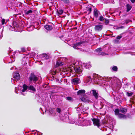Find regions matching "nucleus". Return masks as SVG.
Wrapping results in <instances>:
<instances>
[{
	"instance_id": "obj_25",
	"label": "nucleus",
	"mask_w": 135,
	"mask_h": 135,
	"mask_svg": "<svg viewBox=\"0 0 135 135\" xmlns=\"http://www.w3.org/2000/svg\"><path fill=\"white\" fill-rule=\"evenodd\" d=\"M62 1L66 5H69L70 3V2L69 0H63Z\"/></svg>"
},
{
	"instance_id": "obj_36",
	"label": "nucleus",
	"mask_w": 135,
	"mask_h": 135,
	"mask_svg": "<svg viewBox=\"0 0 135 135\" xmlns=\"http://www.w3.org/2000/svg\"><path fill=\"white\" fill-rule=\"evenodd\" d=\"M32 12V11L31 10H30L26 12V14H28Z\"/></svg>"
},
{
	"instance_id": "obj_49",
	"label": "nucleus",
	"mask_w": 135,
	"mask_h": 135,
	"mask_svg": "<svg viewBox=\"0 0 135 135\" xmlns=\"http://www.w3.org/2000/svg\"><path fill=\"white\" fill-rule=\"evenodd\" d=\"M15 58H13V61H15Z\"/></svg>"
},
{
	"instance_id": "obj_19",
	"label": "nucleus",
	"mask_w": 135,
	"mask_h": 135,
	"mask_svg": "<svg viewBox=\"0 0 135 135\" xmlns=\"http://www.w3.org/2000/svg\"><path fill=\"white\" fill-rule=\"evenodd\" d=\"M94 16L96 18H97L98 17V10L97 9H94Z\"/></svg>"
},
{
	"instance_id": "obj_9",
	"label": "nucleus",
	"mask_w": 135,
	"mask_h": 135,
	"mask_svg": "<svg viewBox=\"0 0 135 135\" xmlns=\"http://www.w3.org/2000/svg\"><path fill=\"white\" fill-rule=\"evenodd\" d=\"M103 28V25L99 24L98 25H96L94 27V29L96 31H100Z\"/></svg>"
},
{
	"instance_id": "obj_7",
	"label": "nucleus",
	"mask_w": 135,
	"mask_h": 135,
	"mask_svg": "<svg viewBox=\"0 0 135 135\" xmlns=\"http://www.w3.org/2000/svg\"><path fill=\"white\" fill-rule=\"evenodd\" d=\"M66 59L65 58H61L60 60H58L57 61L56 66L57 67L60 66L62 65H64V63L63 62L61 61L62 60H65Z\"/></svg>"
},
{
	"instance_id": "obj_37",
	"label": "nucleus",
	"mask_w": 135,
	"mask_h": 135,
	"mask_svg": "<svg viewBox=\"0 0 135 135\" xmlns=\"http://www.w3.org/2000/svg\"><path fill=\"white\" fill-rule=\"evenodd\" d=\"M5 20L4 19H2L1 21V22L2 25L5 24Z\"/></svg>"
},
{
	"instance_id": "obj_52",
	"label": "nucleus",
	"mask_w": 135,
	"mask_h": 135,
	"mask_svg": "<svg viewBox=\"0 0 135 135\" xmlns=\"http://www.w3.org/2000/svg\"><path fill=\"white\" fill-rule=\"evenodd\" d=\"M15 54V52H14L13 54V55H14V54Z\"/></svg>"
},
{
	"instance_id": "obj_21",
	"label": "nucleus",
	"mask_w": 135,
	"mask_h": 135,
	"mask_svg": "<svg viewBox=\"0 0 135 135\" xmlns=\"http://www.w3.org/2000/svg\"><path fill=\"white\" fill-rule=\"evenodd\" d=\"M57 12L58 15H61L63 12V10L61 9H59V10H57Z\"/></svg>"
},
{
	"instance_id": "obj_13",
	"label": "nucleus",
	"mask_w": 135,
	"mask_h": 135,
	"mask_svg": "<svg viewBox=\"0 0 135 135\" xmlns=\"http://www.w3.org/2000/svg\"><path fill=\"white\" fill-rule=\"evenodd\" d=\"M41 58L42 60H45L46 59H47L49 58V56L46 54H43L41 56Z\"/></svg>"
},
{
	"instance_id": "obj_56",
	"label": "nucleus",
	"mask_w": 135,
	"mask_h": 135,
	"mask_svg": "<svg viewBox=\"0 0 135 135\" xmlns=\"http://www.w3.org/2000/svg\"><path fill=\"white\" fill-rule=\"evenodd\" d=\"M15 93H17L16 92V91H15Z\"/></svg>"
},
{
	"instance_id": "obj_40",
	"label": "nucleus",
	"mask_w": 135,
	"mask_h": 135,
	"mask_svg": "<svg viewBox=\"0 0 135 135\" xmlns=\"http://www.w3.org/2000/svg\"><path fill=\"white\" fill-rule=\"evenodd\" d=\"M21 50L22 52L26 51V49L25 48H22L21 49Z\"/></svg>"
},
{
	"instance_id": "obj_20",
	"label": "nucleus",
	"mask_w": 135,
	"mask_h": 135,
	"mask_svg": "<svg viewBox=\"0 0 135 135\" xmlns=\"http://www.w3.org/2000/svg\"><path fill=\"white\" fill-rule=\"evenodd\" d=\"M126 7L127 8V11H129L132 8L131 6L129 4H128L126 5Z\"/></svg>"
},
{
	"instance_id": "obj_38",
	"label": "nucleus",
	"mask_w": 135,
	"mask_h": 135,
	"mask_svg": "<svg viewBox=\"0 0 135 135\" xmlns=\"http://www.w3.org/2000/svg\"><path fill=\"white\" fill-rule=\"evenodd\" d=\"M122 36L121 35H120L118 36L116 38L119 40L122 37Z\"/></svg>"
},
{
	"instance_id": "obj_34",
	"label": "nucleus",
	"mask_w": 135,
	"mask_h": 135,
	"mask_svg": "<svg viewBox=\"0 0 135 135\" xmlns=\"http://www.w3.org/2000/svg\"><path fill=\"white\" fill-rule=\"evenodd\" d=\"M99 20L100 21H103L104 20V18L102 16H101L99 18Z\"/></svg>"
},
{
	"instance_id": "obj_42",
	"label": "nucleus",
	"mask_w": 135,
	"mask_h": 135,
	"mask_svg": "<svg viewBox=\"0 0 135 135\" xmlns=\"http://www.w3.org/2000/svg\"><path fill=\"white\" fill-rule=\"evenodd\" d=\"M81 99V100L84 102H85V98L84 97H82Z\"/></svg>"
},
{
	"instance_id": "obj_44",
	"label": "nucleus",
	"mask_w": 135,
	"mask_h": 135,
	"mask_svg": "<svg viewBox=\"0 0 135 135\" xmlns=\"http://www.w3.org/2000/svg\"><path fill=\"white\" fill-rule=\"evenodd\" d=\"M102 123L104 124H107V122L104 120H103L102 121Z\"/></svg>"
},
{
	"instance_id": "obj_35",
	"label": "nucleus",
	"mask_w": 135,
	"mask_h": 135,
	"mask_svg": "<svg viewBox=\"0 0 135 135\" xmlns=\"http://www.w3.org/2000/svg\"><path fill=\"white\" fill-rule=\"evenodd\" d=\"M56 111L58 113H60L61 112V110L59 108H57L56 109Z\"/></svg>"
},
{
	"instance_id": "obj_54",
	"label": "nucleus",
	"mask_w": 135,
	"mask_h": 135,
	"mask_svg": "<svg viewBox=\"0 0 135 135\" xmlns=\"http://www.w3.org/2000/svg\"><path fill=\"white\" fill-rule=\"evenodd\" d=\"M13 67H12L11 69V70H12L13 69Z\"/></svg>"
},
{
	"instance_id": "obj_29",
	"label": "nucleus",
	"mask_w": 135,
	"mask_h": 135,
	"mask_svg": "<svg viewBox=\"0 0 135 135\" xmlns=\"http://www.w3.org/2000/svg\"><path fill=\"white\" fill-rule=\"evenodd\" d=\"M86 10L87 11H89V13L91 11V7H87L86 8Z\"/></svg>"
},
{
	"instance_id": "obj_4",
	"label": "nucleus",
	"mask_w": 135,
	"mask_h": 135,
	"mask_svg": "<svg viewBox=\"0 0 135 135\" xmlns=\"http://www.w3.org/2000/svg\"><path fill=\"white\" fill-rule=\"evenodd\" d=\"M88 109V108H85L83 107H81V108L78 107L77 108V111L78 113H81V114L84 115L85 117L87 116L88 113L87 112V110Z\"/></svg>"
},
{
	"instance_id": "obj_17",
	"label": "nucleus",
	"mask_w": 135,
	"mask_h": 135,
	"mask_svg": "<svg viewBox=\"0 0 135 135\" xmlns=\"http://www.w3.org/2000/svg\"><path fill=\"white\" fill-rule=\"evenodd\" d=\"M45 28L48 31H50L53 29V27L51 25H46L44 26Z\"/></svg>"
},
{
	"instance_id": "obj_39",
	"label": "nucleus",
	"mask_w": 135,
	"mask_h": 135,
	"mask_svg": "<svg viewBox=\"0 0 135 135\" xmlns=\"http://www.w3.org/2000/svg\"><path fill=\"white\" fill-rule=\"evenodd\" d=\"M124 28V27L123 26H121L120 27L119 26H117V29H123Z\"/></svg>"
},
{
	"instance_id": "obj_50",
	"label": "nucleus",
	"mask_w": 135,
	"mask_h": 135,
	"mask_svg": "<svg viewBox=\"0 0 135 135\" xmlns=\"http://www.w3.org/2000/svg\"><path fill=\"white\" fill-rule=\"evenodd\" d=\"M106 22L107 23H109V21L108 20H107L106 21Z\"/></svg>"
},
{
	"instance_id": "obj_10",
	"label": "nucleus",
	"mask_w": 135,
	"mask_h": 135,
	"mask_svg": "<svg viewBox=\"0 0 135 135\" xmlns=\"http://www.w3.org/2000/svg\"><path fill=\"white\" fill-rule=\"evenodd\" d=\"M90 92L96 99H97L98 98V94L97 91L95 90H93L91 91Z\"/></svg>"
},
{
	"instance_id": "obj_48",
	"label": "nucleus",
	"mask_w": 135,
	"mask_h": 135,
	"mask_svg": "<svg viewBox=\"0 0 135 135\" xmlns=\"http://www.w3.org/2000/svg\"><path fill=\"white\" fill-rule=\"evenodd\" d=\"M110 129H113L114 128V126L113 125L110 127Z\"/></svg>"
},
{
	"instance_id": "obj_11",
	"label": "nucleus",
	"mask_w": 135,
	"mask_h": 135,
	"mask_svg": "<svg viewBox=\"0 0 135 135\" xmlns=\"http://www.w3.org/2000/svg\"><path fill=\"white\" fill-rule=\"evenodd\" d=\"M13 78L16 79L18 80L20 78V75L19 73L17 72L14 73L13 74Z\"/></svg>"
},
{
	"instance_id": "obj_3",
	"label": "nucleus",
	"mask_w": 135,
	"mask_h": 135,
	"mask_svg": "<svg viewBox=\"0 0 135 135\" xmlns=\"http://www.w3.org/2000/svg\"><path fill=\"white\" fill-rule=\"evenodd\" d=\"M23 88L21 93L22 95H25L26 94V93L25 92L27 89L31 90L34 92L36 90L35 88L32 85L28 86L25 84H24L23 85Z\"/></svg>"
},
{
	"instance_id": "obj_15",
	"label": "nucleus",
	"mask_w": 135,
	"mask_h": 135,
	"mask_svg": "<svg viewBox=\"0 0 135 135\" xmlns=\"http://www.w3.org/2000/svg\"><path fill=\"white\" fill-rule=\"evenodd\" d=\"M85 91L84 90H79L77 92V94L78 95H84L85 93Z\"/></svg>"
},
{
	"instance_id": "obj_8",
	"label": "nucleus",
	"mask_w": 135,
	"mask_h": 135,
	"mask_svg": "<svg viewBox=\"0 0 135 135\" xmlns=\"http://www.w3.org/2000/svg\"><path fill=\"white\" fill-rule=\"evenodd\" d=\"M10 26L12 28H14L15 30H12L17 31V30H16V29L19 26L17 22L16 21H13L12 24V26Z\"/></svg>"
},
{
	"instance_id": "obj_28",
	"label": "nucleus",
	"mask_w": 135,
	"mask_h": 135,
	"mask_svg": "<svg viewBox=\"0 0 135 135\" xmlns=\"http://www.w3.org/2000/svg\"><path fill=\"white\" fill-rule=\"evenodd\" d=\"M111 68H112V70L114 71H117L118 69L117 67L115 66H113Z\"/></svg>"
},
{
	"instance_id": "obj_6",
	"label": "nucleus",
	"mask_w": 135,
	"mask_h": 135,
	"mask_svg": "<svg viewBox=\"0 0 135 135\" xmlns=\"http://www.w3.org/2000/svg\"><path fill=\"white\" fill-rule=\"evenodd\" d=\"M91 119L94 126H97L98 127L100 126L99 120L98 119L95 118Z\"/></svg>"
},
{
	"instance_id": "obj_30",
	"label": "nucleus",
	"mask_w": 135,
	"mask_h": 135,
	"mask_svg": "<svg viewBox=\"0 0 135 135\" xmlns=\"http://www.w3.org/2000/svg\"><path fill=\"white\" fill-rule=\"evenodd\" d=\"M127 95L128 96L130 97L132 96L133 94V93L132 92H130L129 93L127 92Z\"/></svg>"
},
{
	"instance_id": "obj_18",
	"label": "nucleus",
	"mask_w": 135,
	"mask_h": 135,
	"mask_svg": "<svg viewBox=\"0 0 135 135\" xmlns=\"http://www.w3.org/2000/svg\"><path fill=\"white\" fill-rule=\"evenodd\" d=\"M118 117L120 118L125 119L126 118V116L123 114L119 113L118 115Z\"/></svg>"
},
{
	"instance_id": "obj_43",
	"label": "nucleus",
	"mask_w": 135,
	"mask_h": 135,
	"mask_svg": "<svg viewBox=\"0 0 135 135\" xmlns=\"http://www.w3.org/2000/svg\"><path fill=\"white\" fill-rule=\"evenodd\" d=\"M108 107H111L112 108L113 107V105L112 104H109V106H108Z\"/></svg>"
},
{
	"instance_id": "obj_51",
	"label": "nucleus",
	"mask_w": 135,
	"mask_h": 135,
	"mask_svg": "<svg viewBox=\"0 0 135 135\" xmlns=\"http://www.w3.org/2000/svg\"><path fill=\"white\" fill-rule=\"evenodd\" d=\"M40 109H41L42 111H43V110L42 109V108H40Z\"/></svg>"
},
{
	"instance_id": "obj_2",
	"label": "nucleus",
	"mask_w": 135,
	"mask_h": 135,
	"mask_svg": "<svg viewBox=\"0 0 135 135\" xmlns=\"http://www.w3.org/2000/svg\"><path fill=\"white\" fill-rule=\"evenodd\" d=\"M67 66L70 69V71H72L73 70H75L78 74L77 76H79L83 74L82 67H84L85 68L89 69L91 67V65L89 62L83 63L81 64L80 62L73 59L68 63Z\"/></svg>"
},
{
	"instance_id": "obj_32",
	"label": "nucleus",
	"mask_w": 135,
	"mask_h": 135,
	"mask_svg": "<svg viewBox=\"0 0 135 135\" xmlns=\"http://www.w3.org/2000/svg\"><path fill=\"white\" fill-rule=\"evenodd\" d=\"M114 41L115 43L118 44L119 43V40L117 38L114 40Z\"/></svg>"
},
{
	"instance_id": "obj_31",
	"label": "nucleus",
	"mask_w": 135,
	"mask_h": 135,
	"mask_svg": "<svg viewBox=\"0 0 135 135\" xmlns=\"http://www.w3.org/2000/svg\"><path fill=\"white\" fill-rule=\"evenodd\" d=\"M95 50L96 51L99 52L102 51V48H99Z\"/></svg>"
},
{
	"instance_id": "obj_14",
	"label": "nucleus",
	"mask_w": 135,
	"mask_h": 135,
	"mask_svg": "<svg viewBox=\"0 0 135 135\" xmlns=\"http://www.w3.org/2000/svg\"><path fill=\"white\" fill-rule=\"evenodd\" d=\"M80 81V80L79 79L75 78L72 79V83L74 84H78L79 83V81Z\"/></svg>"
},
{
	"instance_id": "obj_27",
	"label": "nucleus",
	"mask_w": 135,
	"mask_h": 135,
	"mask_svg": "<svg viewBox=\"0 0 135 135\" xmlns=\"http://www.w3.org/2000/svg\"><path fill=\"white\" fill-rule=\"evenodd\" d=\"M50 73L52 75H55L56 74V70H52L50 71Z\"/></svg>"
},
{
	"instance_id": "obj_22",
	"label": "nucleus",
	"mask_w": 135,
	"mask_h": 135,
	"mask_svg": "<svg viewBox=\"0 0 135 135\" xmlns=\"http://www.w3.org/2000/svg\"><path fill=\"white\" fill-rule=\"evenodd\" d=\"M120 112L125 113L127 112V110L125 109H122L119 110Z\"/></svg>"
},
{
	"instance_id": "obj_33",
	"label": "nucleus",
	"mask_w": 135,
	"mask_h": 135,
	"mask_svg": "<svg viewBox=\"0 0 135 135\" xmlns=\"http://www.w3.org/2000/svg\"><path fill=\"white\" fill-rule=\"evenodd\" d=\"M99 54L102 55H107L105 53L103 52H100L99 53Z\"/></svg>"
},
{
	"instance_id": "obj_16",
	"label": "nucleus",
	"mask_w": 135,
	"mask_h": 135,
	"mask_svg": "<svg viewBox=\"0 0 135 135\" xmlns=\"http://www.w3.org/2000/svg\"><path fill=\"white\" fill-rule=\"evenodd\" d=\"M82 125L83 126L90 125V121L89 120H84L83 122Z\"/></svg>"
},
{
	"instance_id": "obj_5",
	"label": "nucleus",
	"mask_w": 135,
	"mask_h": 135,
	"mask_svg": "<svg viewBox=\"0 0 135 135\" xmlns=\"http://www.w3.org/2000/svg\"><path fill=\"white\" fill-rule=\"evenodd\" d=\"M28 80L30 83H32L33 82L34 83H36L38 80V78L33 73H31L29 77Z\"/></svg>"
},
{
	"instance_id": "obj_12",
	"label": "nucleus",
	"mask_w": 135,
	"mask_h": 135,
	"mask_svg": "<svg viewBox=\"0 0 135 135\" xmlns=\"http://www.w3.org/2000/svg\"><path fill=\"white\" fill-rule=\"evenodd\" d=\"M98 104V106L96 105V108L98 109H101L103 108V105L102 102L100 101L99 102Z\"/></svg>"
},
{
	"instance_id": "obj_46",
	"label": "nucleus",
	"mask_w": 135,
	"mask_h": 135,
	"mask_svg": "<svg viewBox=\"0 0 135 135\" xmlns=\"http://www.w3.org/2000/svg\"><path fill=\"white\" fill-rule=\"evenodd\" d=\"M2 35L1 33L0 32V39L2 38Z\"/></svg>"
},
{
	"instance_id": "obj_26",
	"label": "nucleus",
	"mask_w": 135,
	"mask_h": 135,
	"mask_svg": "<svg viewBox=\"0 0 135 135\" xmlns=\"http://www.w3.org/2000/svg\"><path fill=\"white\" fill-rule=\"evenodd\" d=\"M66 99L69 102H72L73 101V98L70 97H68L66 98Z\"/></svg>"
},
{
	"instance_id": "obj_53",
	"label": "nucleus",
	"mask_w": 135,
	"mask_h": 135,
	"mask_svg": "<svg viewBox=\"0 0 135 135\" xmlns=\"http://www.w3.org/2000/svg\"><path fill=\"white\" fill-rule=\"evenodd\" d=\"M12 57H14V56H12Z\"/></svg>"
},
{
	"instance_id": "obj_24",
	"label": "nucleus",
	"mask_w": 135,
	"mask_h": 135,
	"mask_svg": "<svg viewBox=\"0 0 135 135\" xmlns=\"http://www.w3.org/2000/svg\"><path fill=\"white\" fill-rule=\"evenodd\" d=\"M80 44V43L78 42L76 43L74 45L73 47L76 49L78 48V46Z\"/></svg>"
},
{
	"instance_id": "obj_45",
	"label": "nucleus",
	"mask_w": 135,
	"mask_h": 135,
	"mask_svg": "<svg viewBox=\"0 0 135 135\" xmlns=\"http://www.w3.org/2000/svg\"><path fill=\"white\" fill-rule=\"evenodd\" d=\"M69 123L71 124H73L75 122L74 120L72 121L71 122H70Z\"/></svg>"
},
{
	"instance_id": "obj_1",
	"label": "nucleus",
	"mask_w": 135,
	"mask_h": 135,
	"mask_svg": "<svg viewBox=\"0 0 135 135\" xmlns=\"http://www.w3.org/2000/svg\"><path fill=\"white\" fill-rule=\"evenodd\" d=\"M93 78L92 79L91 77L88 76L86 77V82L89 84L93 80L95 83L98 84L102 81V82L104 83V85L107 86L105 88L106 91L109 92L112 90H114L117 86L116 81L113 78L108 77H102L97 74H94L93 75Z\"/></svg>"
},
{
	"instance_id": "obj_47",
	"label": "nucleus",
	"mask_w": 135,
	"mask_h": 135,
	"mask_svg": "<svg viewBox=\"0 0 135 135\" xmlns=\"http://www.w3.org/2000/svg\"><path fill=\"white\" fill-rule=\"evenodd\" d=\"M130 1L132 3H134L135 1V0H130Z\"/></svg>"
},
{
	"instance_id": "obj_41",
	"label": "nucleus",
	"mask_w": 135,
	"mask_h": 135,
	"mask_svg": "<svg viewBox=\"0 0 135 135\" xmlns=\"http://www.w3.org/2000/svg\"><path fill=\"white\" fill-rule=\"evenodd\" d=\"M131 21V20H127L126 21L125 23L126 24H127L129 22Z\"/></svg>"
},
{
	"instance_id": "obj_23",
	"label": "nucleus",
	"mask_w": 135,
	"mask_h": 135,
	"mask_svg": "<svg viewBox=\"0 0 135 135\" xmlns=\"http://www.w3.org/2000/svg\"><path fill=\"white\" fill-rule=\"evenodd\" d=\"M119 112H120V111L118 109H115L114 111L115 115H118V114H119Z\"/></svg>"
},
{
	"instance_id": "obj_55",
	"label": "nucleus",
	"mask_w": 135,
	"mask_h": 135,
	"mask_svg": "<svg viewBox=\"0 0 135 135\" xmlns=\"http://www.w3.org/2000/svg\"><path fill=\"white\" fill-rule=\"evenodd\" d=\"M14 84H15V82H14Z\"/></svg>"
}]
</instances>
